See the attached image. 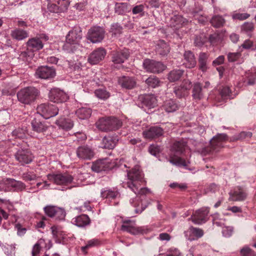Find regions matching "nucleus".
<instances>
[{"label":"nucleus","mask_w":256,"mask_h":256,"mask_svg":"<svg viewBox=\"0 0 256 256\" xmlns=\"http://www.w3.org/2000/svg\"><path fill=\"white\" fill-rule=\"evenodd\" d=\"M56 124L62 129L66 130H70L74 126L72 121L68 118H61L56 120Z\"/></svg>","instance_id":"58836bf2"},{"label":"nucleus","mask_w":256,"mask_h":256,"mask_svg":"<svg viewBox=\"0 0 256 256\" xmlns=\"http://www.w3.org/2000/svg\"><path fill=\"white\" fill-rule=\"evenodd\" d=\"M72 223L80 228L84 227L90 223V220L86 214H81L72 219Z\"/></svg>","instance_id":"473e14b6"},{"label":"nucleus","mask_w":256,"mask_h":256,"mask_svg":"<svg viewBox=\"0 0 256 256\" xmlns=\"http://www.w3.org/2000/svg\"><path fill=\"white\" fill-rule=\"evenodd\" d=\"M240 254L242 256H254V252L249 247L244 246L240 250Z\"/></svg>","instance_id":"680f3d73"},{"label":"nucleus","mask_w":256,"mask_h":256,"mask_svg":"<svg viewBox=\"0 0 256 256\" xmlns=\"http://www.w3.org/2000/svg\"><path fill=\"white\" fill-rule=\"evenodd\" d=\"M45 244V240L43 238H40L37 242L33 246L32 255V256H38L42 250V245Z\"/></svg>","instance_id":"09e8293b"},{"label":"nucleus","mask_w":256,"mask_h":256,"mask_svg":"<svg viewBox=\"0 0 256 256\" xmlns=\"http://www.w3.org/2000/svg\"><path fill=\"white\" fill-rule=\"evenodd\" d=\"M144 68L148 72L160 74L166 70V66L162 62L149 58L144 60Z\"/></svg>","instance_id":"1a4fd4ad"},{"label":"nucleus","mask_w":256,"mask_h":256,"mask_svg":"<svg viewBox=\"0 0 256 256\" xmlns=\"http://www.w3.org/2000/svg\"><path fill=\"white\" fill-rule=\"evenodd\" d=\"M208 54L206 52H202L199 54L198 58V69L204 72L208 69Z\"/></svg>","instance_id":"7c9ffc66"},{"label":"nucleus","mask_w":256,"mask_h":256,"mask_svg":"<svg viewBox=\"0 0 256 256\" xmlns=\"http://www.w3.org/2000/svg\"><path fill=\"white\" fill-rule=\"evenodd\" d=\"M101 196L104 198H115L118 194V190L114 188H102L100 192Z\"/></svg>","instance_id":"ea45409f"},{"label":"nucleus","mask_w":256,"mask_h":256,"mask_svg":"<svg viewBox=\"0 0 256 256\" xmlns=\"http://www.w3.org/2000/svg\"><path fill=\"white\" fill-rule=\"evenodd\" d=\"M2 182L14 188L16 191H22L26 188V184L21 181L16 180L13 178H6L3 179Z\"/></svg>","instance_id":"c756f323"},{"label":"nucleus","mask_w":256,"mask_h":256,"mask_svg":"<svg viewBox=\"0 0 256 256\" xmlns=\"http://www.w3.org/2000/svg\"><path fill=\"white\" fill-rule=\"evenodd\" d=\"M145 82L148 86L155 88L160 86L161 82L156 76H150L146 79Z\"/></svg>","instance_id":"a18cd8bd"},{"label":"nucleus","mask_w":256,"mask_h":256,"mask_svg":"<svg viewBox=\"0 0 256 256\" xmlns=\"http://www.w3.org/2000/svg\"><path fill=\"white\" fill-rule=\"evenodd\" d=\"M132 12L134 14H140L141 16H144V5L136 6L132 9Z\"/></svg>","instance_id":"e2e57ef3"},{"label":"nucleus","mask_w":256,"mask_h":256,"mask_svg":"<svg viewBox=\"0 0 256 256\" xmlns=\"http://www.w3.org/2000/svg\"><path fill=\"white\" fill-rule=\"evenodd\" d=\"M210 23L214 27L218 28L224 26L225 20L222 16L216 15L212 17Z\"/></svg>","instance_id":"c03bdc74"},{"label":"nucleus","mask_w":256,"mask_h":256,"mask_svg":"<svg viewBox=\"0 0 256 256\" xmlns=\"http://www.w3.org/2000/svg\"><path fill=\"white\" fill-rule=\"evenodd\" d=\"M157 52L160 56H166L170 52V47L164 40H159L156 45Z\"/></svg>","instance_id":"72a5a7b5"},{"label":"nucleus","mask_w":256,"mask_h":256,"mask_svg":"<svg viewBox=\"0 0 256 256\" xmlns=\"http://www.w3.org/2000/svg\"><path fill=\"white\" fill-rule=\"evenodd\" d=\"M37 112L46 119L55 116L58 114V108L49 103L42 104L37 107Z\"/></svg>","instance_id":"0eeeda50"},{"label":"nucleus","mask_w":256,"mask_h":256,"mask_svg":"<svg viewBox=\"0 0 256 256\" xmlns=\"http://www.w3.org/2000/svg\"><path fill=\"white\" fill-rule=\"evenodd\" d=\"M130 56L128 49L123 48L113 50L112 52V61L115 64H121L128 60Z\"/></svg>","instance_id":"dca6fc26"},{"label":"nucleus","mask_w":256,"mask_h":256,"mask_svg":"<svg viewBox=\"0 0 256 256\" xmlns=\"http://www.w3.org/2000/svg\"><path fill=\"white\" fill-rule=\"evenodd\" d=\"M188 20L181 15L176 14L172 16L170 19V24L176 28H180L183 24L186 23Z\"/></svg>","instance_id":"e433bc0d"},{"label":"nucleus","mask_w":256,"mask_h":256,"mask_svg":"<svg viewBox=\"0 0 256 256\" xmlns=\"http://www.w3.org/2000/svg\"><path fill=\"white\" fill-rule=\"evenodd\" d=\"M126 8V4L116 3L114 8L115 12L118 14H122L125 12Z\"/></svg>","instance_id":"13d9d810"},{"label":"nucleus","mask_w":256,"mask_h":256,"mask_svg":"<svg viewBox=\"0 0 256 256\" xmlns=\"http://www.w3.org/2000/svg\"><path fill=\"white\" fill-rule=\"evenodd\" d=\"M164 109L168 113L173 112L178 108V105L173 100H166L163 105Z\"/></svg>","instance_id":"a19ab883"},{"label":"nucleus","mask_w":256,"mask_h":256,"mask_svg":"<svg viewBox=\"0 0 256 256\" xmlns=\"http://www.w3.org/2000/svg\"><path fill=\"white\" fill-rule=\"evenodd\" d=\"M49 100L54 102L62 103L68 98V94L63 90L58 88H54L48 94Z\"/></svg>","instance_id":"aec40b11"},{"label":"nucleus","mask_w":256,"mask_h":256,"mask_svg":"<svg viewBox=\"0 0 256 256\" xmlns=\"http://www.w3.org/2000/svg\"><path fill=\"white\" fill-rule=\"evenodd\" d=\"M76 114L80 119H87L91 116L92 110L90 108L82 107L77 110Z\"/></svg>","instance_id":"37998d69"},{"label":"nucleus","mask_w":256,"mask_h":256,"mask_svg":"<svg viewBox=\"0 0 256 256\" xmlns=\"http://www.w3.org/2000/svg\"><path fill=\"white\" fill-rule=\"evenodd\" d=\"M169 162L170 163L172 164L173 165H175L177 166H184L186 169H188V164L186 162L184 158H182L180 157L177 158H173L170 157Z\"/></svg>","instance_id":"49530a36"},{"label":"nucleus","mask_w":256,"mask_h":256,"mask_svg":"<svg viewBox=\"0 0 256 256\" xmlns=\"http://www.w3.org/2000/svg\"><path fill=\"white\" fill-rule=\"evenodd\" d=\"M22 178L25 181H32L36 180L38 176L34 172L28 171L23 173Z\"/></svg>","instance_id":"5fc2aeb1"},{"label":"nucleus","mask_w":256,"mask_h":256,"mask_svg":"<svg viewBox=\"0 0 256 256\" xmlns=\"http://www.w3.org/2000/svg\"><path fill=\"white\" fill-rule=\"evenodd\" d=\"M127 181L124 182V186L130 188L136 194L146 195L150 192L148 188H141L144 182V174L139 166H136L130 170H126Z\"/></svg>","instance_id":"f257e3e1"},{"label":"nucleus","mask_w":256,"mask_h":256,"mask_svg":"<svg viewBox=\"0 0 256 256\" xmlns=\"http://www.w3.org/2000/svg\"><path fill=\"white\" fill-rule=\"evenodd\" d=\"M56 72L54 68L48 66L38 67L36 72V77L42 79H49L54 76Z\"/></svg>","instance_id":"4be33fe9"},{"label":"nucleus","mask_w":256,"mask_h":256,"mask_svg":"<svg viewBox=\"0 0 256 256\" xmlns=\"http://www.w3.org/2000/svg\"><path fill=\"white\" fill-rule=\"evenodd\" d=\"M15 249V244H6L5 245L2 246L3 250L8 256H10L12 254H14Z\"/></svg>","instance_id":"bf43d9fd"},{"label":"nucleus","mask_w":256,"mask_h":256,"mask_svg":"<svg viewBox=\"0 0 256 256\" xmlns=\"http://www.w3.org/2000/svg\"><path fill=\"white\" fill-rule=\"evenodd\" d=\"M26 128H18L12 132V136L16 138L23 139L26 137Z\"/></svg>","instance_id":"864d4df0"},{"label":"nucleus","mask_w":256,"mask_h":256,"mask_svg":"<svg viewBox=\"0 0 256 256\" xmlns=\"http://www.w3.org/2000/svg\"><path fill=\"white\" fill-rule=\"evenodd\" d=\"M48 179L58 185H67L73 181V177L67 173L58 174H48Z\"/></svg>","instance_id":"f8f14e48"},{"label":"nucleus","mask_w":256,"mask_h":256,"mask_svg":"<svg viewBox=\"0 0 256 256\" xmlns=\"http://www.w3.org/2000/svg\"><path fill=\"white\" fill-rule=\"evenodd\" d=\"M40 90L32 86L25 87L17 92L18 100L24 104H31L34 102L40 96Z\"/></svg>","instance_id":"7ed1b4c3"},{"label":"nucleus","mask_w":256,"mask_h":256,"mask_svg":"<svg viewBox=\"0 0 256 256\" xmlns=\"http://www.w3.org/2000/svg\"><path fill=\"white\" fill-rule=\"evenodd\" d=\"M252 132H250L242 131L232 136L230 138V141L242 140L246 138H250L252 136Z\"/></svg>","instance_id":"de8ad7c7"},{"label":"nucleus","mask_w":256,"mask_h":256,"mask_svg":"<svg viewBox=\"0 0 256 256\" xmlns=\"http://www.w3.org/2000/svg\"><path fill=\"white\" fill-rule=\"evenodd\" d=\"M184 71L180 69H174L170 71L167 76V78L170 82H176L180 80L183 76Z\"/></svg>","instance_id":"c9c22d12"},{"label":"nucleus","mask_w":256,"mask_h":256,"mask_svg":"<svg viewBox=\"0 0 256 256\" xmlns=\"http://www.w3.org/2000/svg\"><path fill=\"white\" fill-rule=\"evenodd\" d=\"M106 54L104 48H98L93 50L88 56V61L91 64H96L102 60Z\"/></svg>","instance_id":"a211bd4d"},{"label":"nucleus","mask_w":256,"mask_h":256,"mask_svg":"<svg viewBox=\"0 0 256 256\" xmlns=\"http://www.w3.org/2000/svg\"><path fill=\"white\" fill-rule=\"evenodd\" d=\"M122 26L118 23L116 22L112 24L110 32L112 35L117 36L118 35H120L122 34Z\"/></svg>","instance_id":"603ef678"},{"label":"nucleus","mask_w":256,"mask_h":256,"mask_svg":"<svg viewBox=\"0 0 256 256\" xmlns=\"http://www.w3.org/2000/svg\"><path fill=\"white\" fill-rule=\"evenodd\" d=\"M192 88V82L188 79H184L180 85L174 88L173 92L177 98H185L189 94Z\"/></svg>","instance_id":"9b49d317"},{"label":"nucleus","mask_w":256,"mask_h":256,"mask_svg":"<svg viewBox=\"0 0 256 256\" xmlns=\"http://www.w3.org/2000/svg\"><path fill=\"white\" fill-rule=\"evenodd\" d=\"M210 210L208 208H202L196 210L188 219L192 222L198 225H200L206 222L208 220V214Z\"/></svg>","instance_id":"ddd939ff"},{"label":"nucleus","mask_w":256,"mask_h":256,"mask_svg":"<svg viewBox=\"0 0 256 256\" xmlns=\"http://www.w3.org/2000/svg\"><path fill=\"white\" fill-rule=\"evenodd\" d=\"M55 216L54 217L56 218V219L58 220H62L66 216V212L64 209L57 208Z\"/></svg>","instance_id":"0e129e2a"},{"label":"nucleus","mask_w":256,"mask_h":256,"mask_svg":"<svg viewBox=\"0 0 256 256\" xmlns=\"http://www.w3.org/2000/svg\"><path fill=\"white\" fill-rule=\"evenodd\" d=\"M100 244V241L98 239H92L88 240L86 244L81 248L82 252L84 254H87L86 250L90 248L94 247L99 245Z\"/></svg>","instance_id":"3c124183"},{"label":"nucleus","mask_w":256,"mask_h":256,"mask_svg":"<svg viewBox=\"0 0 256 256\" xmlns=\"http://www.w3.org/2000/svg\"><path fill=\"white\" fill-rule=\"evenodd\" d=\"M149 152L154 156H156L160 152V147L157 145L151 144L148 148Z\"/></svg>","instance_id":"69168bd1"},{"label":"nucleus","mask_w":256,"mask_h":256,"mask_svg":"<svg viewBox=\"0 0 256 256\" xmlns=\"http://www.w3.org/2000/svg\"><path fill=\"white\" fill-rule=\"evenodd\" d=\"M228 136L226 134H218L210 140V146L201 149L200 152L204 155L210 153L217 152L224 147L223 142L227 141Z\"/></svg>","instance_id":"39448f33"},{"label":"nucleus","mask_w":256,"mask_h":256,"mask_svg":"<svg viewBox=\"0 0 256 256\" xmlns=\"http://www.w3.org/2000/svg\"><path fill=\"white\" fill-rule=\"evenodd\" d=\"M242 56L240 52H228L227 54L228 60L230 62L238 61Z\"/></svg>","instance_id":"4d7b16f0"},{"label":"nucleus","mask_w":256,"mask_h":256,"mask_svg":"<svg viewBox=\"0 0 256 256\" xmlns=\"http://www.w3.org/2000/svg\"><path fill=\"white\" fill-rule=\"evenodd\" d=\"M114 166V163L109 158H106L98 160L92 163L91 168L92 171L100 172L112 170Z\"/></svg>","instance_id":"4468645a"},{"label":"nucleus","mask_w":256,"mask_h":256,"mask_svg":"<svg viewBox=\"0 0 256 256\" xmlns=\"http://www.w3.org/2000/svg\"><path fill=\"white\" fill-rule=\"evenodd\" d=\"M122 122L120 119L114 117L101 118L96 123L98 130L103 132L116 130L122 126Z\"/></svg>","instance_id":"20e7f679"},{"label":"nucleus","mask_w":256,"mask_h":256,"mask_svg":"<svg viewBox=\"0 0 256 256\" xmlns=\"http://www.w3.org/2000/svg\"><path fill=\"white\" fill-rule=\"evenodd\" d=\"M118 84L123 89L132 90L135 88L136 82L132 77L122 76L118 78Z\"/></svg>","instance_id":"bb28decb"},{"label":"nucleus","mask_w":256,"mask_h":256,"mask_svg":"<svg viewBox=\"0 0 256 256\" xmlns=\"http://www.w3.org/2000/svg\"><path fill=\"white\" fill-rule=\"evenodd\" d=\"M31 124L32 130L38 133L45 132L48 128L45 122L41 120L40 116L34 118L31 122Z\"/></svg>","instance_id":"a878e982"},{"label":"nucleus","mask_w":256,"mask_h":256,"mask_svg":"<svg viewBox=\"0 0 256 256\" xmlns=\"http://www.w3.org/2000/svg\"><path fill=\"white\" fill-rule=\"evenodd\" d=\"M70 4V0H48L47 9L50 12H62L68 10Z\"/></svg>","instance_id":"9d476101"},{"label":"nucleus","mask_w":256,"mask_h":256,"mask_svg":"<svg viewBox=\"0 0 256 256\" xmlns=\"http://www.w3.org/2000/svg\"><path fill=\"white\" fill-rule=\"evenodd\" d=\"M15 158L22 166L30 164L34 158L32 152L28 149H19L14 154Z\"/></svg>","instance_id":"2eb2a0df"},{"label":"nucleus","mask_w":256,"mask_h":256,"mask_svg":"<svg viewBox=\"0 0 256 256\" xmlns=\"http://www.w3.org/2000/svg\"><path fill=\"white\" fill-rule=\"evenodd\" d=\"M88 4L87 0H78V2L74 4V7L79 11L84 10Z\"/></svg>","instance_id":"052dcab7"},{"label":"nucleus","mask_w":256,"mask_h":256,"mask_svg":"<svg viewBox=\"0 0 256 256\" xmlns=\"http://www.w3.org/2000/svg\"><path fill=\"white\" fill-rule=\"evenodd\" d=\"M184 64L188 68H194L196 64V61L194 54L190 50L185 51L184 54Z\"/></svg>","instance_id":"c85d7f7f"},{"label":"nucleus","mask_w":256,"mask_h":256,"mask_svg":"<svg viewBox=\"0 0 256 256\" xmlns=\"http://www.w3.org/2000/svg\"><path fill=\"white\" fill-rule=\"evenodd\" d=\"M82 38V28L78 26H74L66 36L63 50L68 53L74 52L79 48V42Z\"/></svg>","instance_id":"f03ea898"},{"label":"nucleus","mask_w":256,"mask_h":256,"mask_svg":"<svg viewBox=\"0 0 256 256\" xmlns=\"http://www.w3.org/2000/svg\"><path fill=\"white\" fill-rule=\"evenodd\" d=\"M105 34L106 32L103 27L93 26L88 30L86 38L92 43L100 42L104 40Z\"/></svg>","instance_id":"6e6552de"},{"label":"nucleus","mask_w":256,"mask_h":256,"mask_svg":"<svg viewBox=\"0 0 256 256\" xmlns=\"http://www.w3.org/2000/svg\"><path fill=\"white\" fill-rule=\"evenodd\" d=\"M118 140V136L116 134L105 136L102 140V148L106 149L112 150L116 146Z\"/></svg>","instance_id":"393cba45"},{"label":"nucleus","mask_w":256,"mask_h":256,"mask_svg":"<svg viewBox=\"0 0 256 256\" xmlns=\"http://www.w3.org/2000/svg\"><path fill=\"white\" fill-rule=\"evenodd\" d=\"M94 94L97 98L104 100L108 99L110 96V93L106 88H101L95 90Z\"/></svg>","instance_id":"79ce46f5"},{"label":"nucleus","mask_w":256,"mask_h":256,"mask_svg":"<svg viewBox=\"0 0 256 256\" xmlns=\"http://www.w3.org/2000/svg\"><path fill=\"white\" fill-rule=\"evenodd\" d=\"M162 4V0H146L145 5L148 8H158Z\"/></svg>","instance_id":"8fccbe9b"},{"label":"nucleus","mask_w":256,"mask_h":256,"mask_svg":"<svg viewBox=\"0 0 256 256\" xmlns=\"http://www.w3.org/2000/svg\"><path fill=\"white\" fill-rule=\"evenodd\" d=\"M166 256H184V255L178 249L170 248L166 254Z\"/></svg>","instance_id":"774afa93"},{"label":"nucleus","mask_w":256,"mask_h":256,"mask_svg":"<svg viewBox=\"0 0 256 256\" xmlns=\"http://www.w3.org/2000/svg\"><path fill=\"white\" fill-rule=\"evenodd\" d=\"M164 134V130L158 126H152L144 130L142 132L144 138L152 140L158 138Z\"/></svg>","instance_id":"5701e85b"},{"label":"nucleus","mask_w":256,"mask_h":256,"mask_svg":"<svg viewBox=\"0 0 256 256\" xmlns=\"http://www.w3.org/2000/svg\"><path fill=\"white\" fill-rule=\"evenodd\" d=\"M186 142L184 141H176L172 146L171 150L178 154H181L184 150Z\"/></svg>","instance_id":"4c0bfd02"},{"label":"nucleus","mask_w":256,"mask_h":256,"mask_svg":"<svg viewBox=\"0 0 256 256\" xmlns=\"http://www.w3.org/2000/svg\"><path fill=\"white\" fill-rule=\"evenodd\" d=\"M220 39V34L217 32L211 34L208 38L210 42L212 44H216Z\"/></svg>","instance_id":"338daca9"},{"label":"nucleus","mask_w":256,"mask_h":256,"mask_svg":"<svg viewBox=\"0 0 256 256\" xmlns=\"http://www.w3.org/2000/svg\"><path fill=\"white\" fill-rule=\"evenodd\" d=\"M192 97L195 100H200L204 98L202 86L199 82L194 84L192 86Z\"/></svg>","instance_id":"2f4dec72"},{"label":"nucleus","mask_w":256,"mask_h":256,"mask_svg":"<svg viewBox=\"0 0 256 256\" xmlns=\"http://www.w3.org/2000/svg\"><path fill=\"white\" fill-rule=\"evenodd\" d=\"M138 100L144 108L151 109L157 106V100L152 94H142L138 96Z\"/></svg>","instance_id":"412c9836"},{"label":"nucleus","mask_w":256,"mask_h":256,"mask_svg":"<svg viewBox=\"0 0 256 256\" xmlns=\"http://www.w3.org/2000/svg\"><path fill=\"white\" fill-rule=\"evenodd\" d=\"M58 207L53 206H47L44 208L45 214L49 217H54Z\"/></svg>","instance_id":"6e6d98bb"},{"label":"nucleus","mask_w":256,"mask_h":256,"mask_svg":"<svg viewBox=\"0 0 256 256\" xmlns=\"http://www.w3.org/2000/svg\"><path fill=\"white\" fill-rule=\"evenodd\" d=\"M76 156L82 160H90L94 155L92 148L88 146L84 145L78 146L76 150Z\"/></svg>","instance_id":"6ab92c4d"},{"label":"nucleus","mask_w":256,"mask_h":256,"mask_svg":"<svg viewBox=\"0 0 256 256\" xmlns=\"http://www.w3.org/2000/svg\"><path fill=\"white\" fill-rule=\"evenodd\" d=\"M48 39V36L44 34L30 38L26 42L27 50L32 52L38 51L43 48L44 43Z\"/></svg>","instance_id":"423d86ee"},{"label":"nucleus","mask_w":256,"mask_h":256,"mask_svg":"<svg viewBox=\"0 0 256 256\" xmlns=\"http://www.w3.org/2000/svg\"><path fill=\"white\" fill-rule=\"evenodd\" d=\"M184 234L186 239L192 241L202 238L204 234V232L202 228L190 226L184 232Z\"/></svg>","instance_id":"b1692460"},{"label":"nucleus","mask_w":256,"mask_h":256,"mask_svg":"<svg viewBox=\"0 0 256 256\" xmlns=\"http://www.w3.org/2000/svg\"><path fill=\"white\" fill-rule=\"evenodd\" d=\"M230 198L234 201L244 200L247 196L246 190L241 186H237L234 188L233 192L229 193Z\"/></svg>","instance_id":"cd10ccee"},{"label":"nucleus","mask_w":256,"mask_h":256,"mask_svg":"<svg viewBox=\"0 0 256 256\" xmlns=\"http://www.w3.org/2000/svg\"><path fill=\"white\" fill-rule=\"evenodd\" d=\"M10 36L14 39L22 40L28 36V33L25 30L20 28H16L11 31Z\"/></svg>","instance_id":"f704fd0d"},{"label":"nucleus","mask_w":256,"mask_h":256,"mask_svg":"<svg viewBox=\"0 0 256 256\" xmlns=\"http://www.w3.org/2000/svg\"><path fill=\"white\" fill-rule=\"evenodd\" d=\"M121 230L128 232L134 235H136L143 232L141 228L136 226V222L130 220H125L122 221Z\"/></svg>","instance_id":"f3484780"}]
</instances>
